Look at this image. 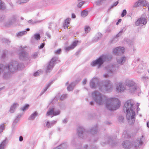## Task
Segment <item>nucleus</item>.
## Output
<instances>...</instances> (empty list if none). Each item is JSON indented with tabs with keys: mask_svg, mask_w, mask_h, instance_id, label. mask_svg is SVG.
Wrapping results in <instances>:
<instances>
[{
	"mask_svg": "<svg viewBox=\"0 0 149 149\" xmlns=\"http://www.w3.org/2000/svg\"><path fill=\"white\" fill-rule=\"evenodd\" d=\"M92 95L93 99L98 104H102L105 102L106 108L110 111L116 110L120 106V101L115 97L107 98L106 96L97 91L93 93Z\"/></svg>",
	"mask_w": 149,
	"mask_h": 149,
	"instance_id": "f257e3e1",
	"label": "nucleus"
},
{
	"mask_svg": "<svg viewBox=\"0 0 149 149\" xmlns=\"http://www.w3.org/2000/svg\"><path fill=\"white\" fill-rule=\"evenodd\" d=\"M24 67L23 63L19 64L16 61H12L9 64L5 65L0 64V75L3 73V78L8 79L11 77L14 72L18 69H23Z\"/></svg>",
	"mask_w": 149,
	"mask_h": 149,
	"instance_id": "f03ea898",
	"label": "nucleus"
},
{
	"mask_svg": "<svg viewBox=\"0 0 149 149\" xmlns=\"http://www.w3.org/2000/svg\"><path fill=\"white\" fill-rule=\"evenodd\" d=\"M135 106L133 102L129 100L125 103L123 110L126 114V118L128 123L131 125L134 123L135 112Z\"/></svg>",
	"mask_w": 149,
	"mask_h": 149,
	"instance_id": "7ed1b4c3",
	"label": "nucleus"
},
{
	"mask_svg": "<svg viewBox=\"0 0 149 149\" xmlns=\"http://www.w3.org/2000/svg\"><path fill=\"white\" fill-rule=\"evenodd\" d=\"M98 86L100 91L102 92L104 91L110 92L112 91L113 88L112 83L108 79L102 81Z\"/></svg>",
	"mask_w": 149,
	"mask_h": 149,
	"instance_id": "20e7f679",
	"label": "nucleus"
},
{
	"mask_svg": "<svg viewBox=\"0 0 149 149\" xmlns=\"http://www.w3.org/2000/svg\"><path fill=\"white\" fill-rule=\"evenodd\" d=\"M112 58V56L111 55H102L96 60L93 61L91 63V65L93 66L97 65L99 68L103 64L104 61H109Z\"/></svg>",
	"mask_w": 149,
	"mask_h": 149,
	"instance_id": "39448f33",
	"label": "nucleus"
},
{
	"mask_svg": "<svg viewBox=\"0 0 149 149\" xmlns=\"http://www.w3.org/2000/svg\"><path fill=\"white\" fill-rule=\"evenodd\" d=\"M128 91L131 93H135L138 89L136 84L132 79H127L124 83Z\"/></svg>",
	"mask_w": 149,
	"mask_h": 149,
	"instance_id": "423d86ee",
	"label": "nucleus"
},
{
	"mask_svg": "<svg viewBox=\"0 0 149 149\" xmlns=\"http://www.w3.org/2000/svg\"><path fill=\"white\" fill-rule=\"evenodd\" d=\"M118 65L117 64H109L105 68V70L107 72L103 75L104 78H109L113 75L114 72L118 68Z\"/></svg>",
	"mask_w": 149,
	"mask_h": 149,
	"instance_id": "0eeeda50",
	"label": "nucleus"
},
{
	"mask_svg": "<svg viewBox=\"0 0 149 149\" xmlns=\"http://www.w3.org/2000/svg\"><path fill=\"white\" fill-rule=\"evenodd\" d=\"M60 62L58 58L54 57L52 58L49 62L46 68V72H50L53 68L55 65L57 63Z\"/></svg>",
	"mask_w": 149,
	"mask_h": 149,
	"instance_id": "6e6552de",
	"label": "nucleus"
},
{
	"mask_svg": "<svg viewBox=\"0 0 149 149\" xmlns=\"http://www.w3.org/2000/svg\"><path fill=\"white\" fill-rule=\"evenodd\" d=\"M77 133L80 137L83 139L87 136L88 133L83 127L79 126L77 129Z\"/></svg>",
	"mask_w": 149,
	"mask_h": 149,
	"instance_id": "1a4fd4ad",
	"label": "nucleus"
},
{
	"mask_svg": "<svg viewBox=\"0 0 149 149\" xmlns=\"http://www.w3.org/2000/svg\"><path fill=\"white\" fill-rule=\"evenodd\" d=\"M125 51V49L123 47H118L113 50V53L116 55H119L123 54Z\"/></svg>",
	"mask_w": 149,
	"mask_h": 149,
	"instance_id": "9d476101",
	"label": "nucleus"
},
{
	"mask_svg": "<svg viewBox=\"0 0 149 149\" xmlns=\"http://www.w3.org/2000/svg\"><path fill=\"white\" fill-rule=\"evenodd\" d=\"M26 47H22L20 46L21 52L19 54V58L22 60H26L28 58V53L24 50V48Z\"/></svg>",
	"mask_w": 149,
	"mask_h": 149,
	"instance_id": "9b49d317",
	"label": "nucleus"
},
{
	"mask_svg": "<svg viewBox=\"0 0 149 149\" xmlns=\"http://www.w3.org/2000/svg\"><path fill=\"white\" fill-rule=\"evenodd\" d=\"M99 82V79L98 78L96 77H94L90 81V87L92 89L95 88L97 87L100 84V83L98 84Z\"/></svg>",
	"mask_w": 149,
	"mask_h": 149,
	"instance_id": "f8f14e48",
	"label": "nucleus"
},
{
	"mask_svg": "<svg viewBox=\"0 0 149 149\" xmlns=\"http://www.w3.org/2000/svg\"><path fill=\"white\" fill-rule=\"evenodd\" d=\"M146 19L143 17H141L138 19L135 22V24L136 26H142L147 23Z\"/></svg>",
	"mask_w": 149,
	"mask_h": 149,
	"instance_id": "ddd939ff",
	"label": "nucleus"
},
{
	"mask_svg": "<svg viewBox=\"0 0 149 149\" xmlns=\"http://www.w3.org/2000/svg\"><path fill=\"white\" fill-rule=\"evenodd\" d=\"M60 111L59 110H57L55 111L54 110V108H50L47 111L46 115L47 116H56L60 114Z\"/></svg>",
	"mask_w": 149,
	"mask_h": 149,
	"instance_id": "4468645a",
	"label": "nucleus"
},
{
	"mask_svg": "<svg viewBox=\"0 0 149 149\" xmlns=\"http://www.w3.org/2000/svg\"><path fill=\"white\" fill-rule=\"evenodd\" d=\"M126 89L124 84L121 82L118 83L116 85V90L118 92H123Z\"/></svg>",
	"mask_w": 149,
	"mask_h": 149,
	"instance_id": "2eb2a0df",
	"label": "nucleus"
},
{
	"mask_svg": "<svg viewBox=\"0 0 149 149\" xmlns=\"http://www.w3.org/2000/svg\"><path fill=\"white\" fill-rule=\"evenodd\" d=\"M17 19V17L15 15L13 16L10 19L9 21L6 22L5 25L7 27H9Z\"/></svg>",
	"mask_w": 149,
	"mask_h": 149,
	"instance_id": "dca6fc26",
	"label": "nucleus"
},
{
	"mask_svg": "<svg viewBox=\"0 0 149 149\" xmlns=\"http://www.w3.org/2000/svg\"><path fill=\"white\" fill-rule=\"evenodd\" d=\"M127 59V57L125 56H123L117 58L116 61L118 64L122 65L125 62Z\"/></svg>",
	"mask_w": 149,
	"mask_h": 149,
	"instance_id": "f3484780",
	"label": "nucleus"
},
{
	"mask_svg": "<svg viewBox=\"0 0 149 149\" xmlns=\"http://www.w3.org/2000/svg\"><path fill=\"white\" fill-rule=\"evenodd\" d=\"M106 144H109L112 146H114L117 144L115 140H113L111 137H109L107 139V141Z\"/></svg>",
	"mask_w": 149,
	"mask_h": 149,
	"instance_id": "a211bd4d",
	"label": "nucleus"
},
{
	"mask_svg": "<svg viewBox=\"0 0 149 149\" xmlns=\"http://www.w3.org/2000/svg\"><path fill=\"white\" fill-rule=\"evenodd\" d=\"M19 104L17 103H13L11 106L10 111L11 113H13L16 108L18 107Z\"/></svg>",
	"mask_w": 149,
	"mask_h": 149,
	"instance_id": "6ab92c4d",
	"label": "nucleus"
},
{
	"mask_svg": "<svg viewBox=\"0 0 149 149\" xmlns=\"http://www.w3.org/2000/svg\"><path fill=\"white\" fill-rule=\"evenodd\" d=\"M8 142V140L7 138L3 141L0 143V149H5L6 145Z\"/></svg>",
	"mask_w": 149,
	"mask_h": 149,
	"instance_id": "aec40b11",
	"label": "nucleus"
},
{
	"mask_svg": "<svg viewBox=\"0 0 149 149\" xmlns=\"http://www.w3.org/2000/svg\"><path fill=\"white\" fill-rule=\"evenodd\" d=\"M78 41H75L73 42L72 44L70 46H69L65 48V49L66 51H68L70 50L73 49L77 45Z\"/></svg>",
	"mask_w": 149,
	"mask_h": 149,
	"instance_id": "412c9836",
	"label": "nucleus"
},
{
	"mask_svg": "<svg viewBox=\"0 0 149 149\" xmlns=\"http://www.w3.org/2000/svg\"><path fill=\"white\" fill-rule=\"evenodd\" d=\"M132 136V135H131L129 132L128 131H125L123 132L122 135V137L124 139H128Z\"/></svg>",
	"mask_w": 149,
	"mask_h": 149,
	"instance_id": "4be33fe9",
	"label": "nucleus"
},
{
	"mask_svg": "<svg viewBox=\"0 0 149 149\" xmlns=\"http://www.w3.org/2000/svg\"><path fill=\"white\" fill-rule=\"evenodd\" d=\"M97 131V125H96L91 129L90 131V132L92 134H96Z\"/></svg>",
	"mask_w": 149,
	"mask_h": 149,
	"instance_id": "5701e85b",
	"label": "nucleus"
},
{
	"mask_svg": "<svg viewBox=\"0 0 149 149\" xmlns=\"http://www.w3.org/2000/svg\"><path fill=\"white\" fill-rule=\"evenodd\" d=\"M122 146L126 149H130L131 147V143L128 141H126L123 142Z\"/></svg>",
	"mask_w": 149,
	"mask_h": 149,
	"instance_id": "b1692460",
	"label": "nucleus"
},
{
	"mask_svg": "<svg viewBox=\"0 0 149 149\" xmlns=\"http://www.w3.org/2000/svg\"><path fill=\"white\" fill-rule=\"evenodd\" d=\"M71 19L70 18H67L65 20V22L63 24V26L65 29L68 28V24L70 23Z\"/></svg>",
	"mask_w": 149,
	"mask_h": 149,
	"instance_id": "393cba45",
	"label": "nucleus"
},
{
	"mask_svg": "<svg viewBox=\"0 0 149 149\" xmlns=\"http://www.w3.org/2000/svg\"><path fill=\"white\" fill-rule=\"evenodd\" d=\"M67 147V146L66 143H63L53 149H66Z\"/></svg>",
	"mask_w": 149,
	"mask_h": 149,
	"instance_id": "a878e982",
	"label": "nucleus"
},
{
	"mask_svg": "<svg viewBox=\"0 0 149 149\" xmlns=\"http://www.w3.org/2000/svg\"><path fill=\"white\" fill-rule=\"evenodd\" d=\"M22 116V115L21 114H19L16 117V118L15 120L14 121L13 123V125L15 126V125L18 122L19 120V118H21Z\"/></svg>",
	"mask_w": 149,
	"mask_h": 149,
	"instance_id": "bb28decb",
	"label": "nucleus"
},
{
	"mask_svg": "<svg viewBox=\"0 0 149 149\" xmlns=\"http://www.w3.org/2000/svg\"><path fill=\"white\" fill-rule=\"evenodd\" d=\"M38 113L37 111H35L28 118L29 120H33L35 117L38 115Z\"/></svg>",
	"mask_w": 149,
	"mask_h": 149,
	"instance_id": "cd10ccee",
	"label": "nucleus"
},
{
	"mask_svg": "<svg viewBox=\"0 0 149 149\" xmlns=\"http://www.w3.org/2000/svg\"><path fill=\"white\" fill-rule=\"evenodd\" d=\"M75 85V84L74 82H72L67 87V90L69 91L73 90V88Z\"/></svg>",
	"mask_w": 149,
	"mask_h": 149,
	"instance_id": "c85d7f7f",
	"label": "nucleus"
},
{
	"mask_svg": "<svg viewBox=\"0 0 149 149\" xmlns=\"http://www.w3.org/2000/svg\"><path fill=\"white\" fill-rule=\"evenodd\" d=\"M27 33V32L26 31L19 32L17 34V37H20L24 35H26Z\"/></svg>",
	"mask_w": 149,
	"mask_h": 149,
	"instance_id": "c756f323",
	"label": "nucleus"
},
{
	"mask_svg": "<svg viewBox=\"0 0 149 149\" xmlns=\"http://www.w3.org/2000/svg\"><path fill=\"white\" fill-rule=\"evenodd\" d=\"M148 79L149 78L148 76L146 75H142L141 78V80L145 83L148 80Z\"/></svg>",
	"mask_w": 149,
	"mask_h": 149,
	"instance_id": "7c9ffc66",
	"label": "nucleus"
},
{
	"mask_svg": "<svg viewBox=\"0 0 149 149\" xmlns=\"http://www.w3.org/2000/svg\"><path fill=\"white\" fill-rule=\"evenodd\" d=\"M141 5H142V0H139L134 3V7H137Z\"/></svg>",
	"mask_w": 149,
	"mask_h": 149,
	"instance_id": "2f4dec72",
	"label": "nucleus"
},
{
	"mask_svg": "<svg viewBox=\"0 0 149 149\" xmlns=\"http://www.w3.org/2000/svg\"><path fill=\"white\" fill-rule=\"evenodd\" d=\"M88 14V11L86 10H85L82 11L81 13V16L83 17H84L86 16Z\"/></svg>",
	"mask_w": 149,
	"mask_h": 149,
	"instance_id": "473e14b6",
	"label": "nucleus"
},
{
	"mask_svg": "<svg viewBox=\"0 0 149 149\" xmlns=\"http://www.w3.org/2000/svg\"><path fill=\"white\" fill-rule=\"evenodd\" d=\"M52 84V82H50L47 85L46 87L43 89V91L41 92V95H42L47 91L48 88Z\"/></svg>",
	"mask_w": 149,
	"mask_h": 149,
	"instance_id": "72a5a7b5",
	"label": "nucleus"
},
{
	"mask_svg": "<svg viewBox=\"0 0 149 149\" xmlns=\"http://www.w3.org/2000/svg\"><path fill=\"white\" fill-rule=\"evenodd\" d=\"M42 21V20L37 21H34L33 22L32 20L31 19V20H29L28 22L29 23L31 24H35L39 23L41 22Z\"/></svg>",
	"mask_w": 149,
	"mask_h": 149,
	"instance_id": "f704fd0d",
	"label": "nucleus"
},
{
	"mask_svg": "<svg viewBox=\"0 0 149 149\" xmlns=\"http://www.w3.org/2000/svg\"><path fill=\"white\" fill-rule=\"evenodd\" d=\"M6 8V6L2 1L0 0V9H4Z\"/></svg>",
	"mask_w": 149,
	"mask_h": 149,
	"instance_id": "c9c22d12",
	"label": "nucleus"
},
{
	"mask_svg": "<svg viewBox=\"0 0 149 149\" xmlns=\"http://www.w3.org/2000/svg\"><path fill=\"white\" fill-rule=\"evenodd\" d=\"M33 37L36 40H40V35L39 33H36L35 34Z\"/></svg>",
	"mask_w": 149,
	"mask_h": 149,
	"instance_id": "e433bc0d",
	"label": "nucleus"
},
{
	"mask_svg": "<svg viewBox=\"0 0 149 149\" xmlns=\"http://www.w3.org/2000/svg\"><path fill=\"white\" fill-rule=\"evenodd\" d=\"M42 72V71L41 70H38L37 71L34 73L33 75L35 77L38 76Z\"/></svg>",
	"mask_w": 149,
	"mask_h": 149,
	"instance_id": "4c0bfd02",
	"label": "nucleus"
},
{
	"mask_svg": "<svg viewBox=\"0 0 149 149\" xmlns=\"http://www.w3.org/2000/svg\"><path fill=\"white\" fill-rule=\"evenodd\" d=\"M29 107V105L28 104H27L24 106L22 107L21 109L22 110V111H25L27 110L28 109Z\"/></svg>",
	"mask_w": 149,
	"mask_h": 149,
	"instance_id": "58836bf2",
	"label": "nucleus"
},
{
	"mask_svg": "<svg viewBox=\"0 0 149 149\" xmlns=\"http://www.w3.org/2000/svg\"><path fill=\"white\" fill-rule=\"evenodd\" d=\"M29 0H18L17 3H26L28 2Z\"/></svg>",
	"mask_w": 149,
	"mask_h": 149,
	"instance_id": "ea45409f",
	"label": "nucleus"
},
{
	"mask_svg": "<svg viewBox=\"0 0 149 149\" xmlns=\"http://www.w3.org/2000/svg\"><path fill=\"white\" fill-rule=\"evenodd\" d=\"M5 129L4 125L3 124L0 125V133L3 132Z\"/></svg>",
	"mask_w": 149,
	"mask_h": 149,
	"instance_id": "a19ab883",
	"label": "nucleus"
},
{
	"mask_svg": "<svg viewBox=\"0 0 149 149\" xmlns=\"http://www.w3.org/2000/svg\"><path fill=\"white\" fill-rule=\"evenodd\" d=\"M83 149H96V148L95 147L93 146H90L89 148H88V145H86L84 146Z\"/></svg>",
	"mask_w": 149,
	"mask_h": 149,
	"instance_id": "79ce46f5",
	"label": "nucleus"
},
{
	"mask_svg": "<svg viewBox=\"0 0 149 149\" xmlns=\"http://www.w3.org/2000/svg\"><path fill=\"white\" fill-rule=\"evenodd\" d=\"M97 35H98V36H97L96 37V38H95V39L97 38V39L96 40H94L95 42L97 41L102 36V34L101 33H98L97 34Z\"/></svg>",
	"mask_w": 149,
	"mask_h": 149,
	"instance_id": "37998d69",
	"label": "nucleus"
},
{
	"mask_svg": "<svg viewBox=\"0 0 149 149\" xmlns=\"http://www.w3.org/2000/svg\"><path fill=\"white\" fill-rule=\"evenodd\" d=\"M91 30L89 26H86L85 28V31L86 33L89 32Z\"/></svg>",
	"mask_w": 149,
	"mask_h": 149,
	"instance_id": "c03bdc74",
	"label": "nucleus"
},
{
	"mask_svg": "<svg viewBox=\"0 0 149 149\" xmlns=\"http://www.w3.org/2000/svg\"><path fill=\"white\" fill-rule=\"evenodd\" d=\"M67 97V95L66 94H63L62 95L60 99L61 100H63L65 98H66Z\"/></svg>",
	"mask_w": 149,
	"mask_h": 149,
	"instance_id": "a18cd8bd",
	"label": "nucleus"
},
{
	"mask_svg": "<svg viewBox=\"0 0 149 149\" xmlns=\"http://www.w3.org/2000/svg\"><path fill=\"white\" fill-rule=\"evenodd\" d=\"M142 6H146L147 5V2L145 0H142Z\"/></svg>",
	"mask_w": 149,
	"mask_h": 149,
	"instance_id": "49530a36",
	"label": "nucleus"
},
{
	"mask_svg": "<svg viewBox=\"0 0 149 149\" xmlns=\"http://www.w3.org/2000/svg\"><path fill=\"white\" fill-rule=\"evenodd\" d=\"M127 14V11L126 10H124L121 14V16L122 17H124Z\"/></svg>",
	"mask_w": 149,
	"mask_h": 149,
	"instance_id": "de8ad7c7",
	"label": "nucleus"
},
{
	"mask_svg": "<svg viewBox=\"0 0 149 149\" xmlns=\"http://www.w3.org/2000/svg\"><path fill=\"white\" fill-rule=\"evenodd\" d=\"M84 3V1H82L79 2L77 4V7L79 8H80Z\"/></svg>",
	"mask_w": 149,
	"mask_h": 149,
	"instance_id": "09e8293b",
	"label": "nucleus"
},
{
	"mask_svg": "<svg viewBox=\"0 0 149 149\" xmlns=\"http://www.w3.org/2000/svg\"><path fill=\"white\" fill-rule=\"evenodd\" d=\"M3 42L7 44H8L10 42V41L9 40L6 38H4L3 39Z\"/></svg>",
	"mask_w": 149,
	"mask_h": 149,
	"instance_id": "8fccbe9b",
	"label": "nucleus"
},
{
	"mask_svg": "<svg viewBox=\"0 0 149 149\" xmlns=\"http://www.w3.org/2000/svg\"><path fill=\"white\" fill-rule=\"evenodd\" d=\"M119 120L120 122H122L124 120V117L123 116H120L119 118Z\"/></svg>",
	"mask_w": 149,
	"mask_h": 149,
	"instance_id": "3c124183",
	"label": "nucleus"
},
{
	"mask_svg": "<svg viewBox=\"0 0 149 149\" xmlns=\"http://www.w3.org/2000/svg\"><path fill=\"white\" fill-rule=\"evenodd\" d=\"M140 60V59L139 57L136 58L134 60V62L135 63H138Z\"/></svg>",
	"mask_w": 149,
	"mask_h": 149,
	"instance_id": "603ef678",
	"label": "nucleus"
},
{
	"mask_svg": "<svg viewBox=\"0 0 149 149\" xmlns=\"http://www.w3.org/2000/svg\"><path fill=\"white\" fill-rule=\"evenodd\" d=\"M124 29H122L118 33L116 36V38L118 37L119 36H120L121 35V33H122Z\"/></svg>",
	"mask_w": 149,
	"mask_h": 149,
	"instance_id": "864d4df0",
	"label": "nucleus"
},
{
	"mask_svg": "<svg viewBox=\"0 0 149 149\" xmlns=\"http://www.w3.org/2000/svg\"><path fill=\"white\" fill-rule=\"evenodd\" d=\"M101 0H98L95 3L97 5L99 6L101 4Z\"/></svg>",
	"mask_w": 149,
	"mask_h": 149,
	"instance_id": "5fc2aeb1",
	"label": "nucleus"
},
{
	"mask_svg": "<svg viewBox=\"0 0 149 149\" xmlns=\"http://www.w3.org/2000/svg\"><path fill=\"white\" fill-rule=\"evenodd\" d=\"M45 44L44 42L41 44L39 46H38L39 48L40 49H42L45 46Z\"/></svg>",
	"mask_w": 149,
	"mask_h": 149,
	"instance_id": "6e6d98bb",
	"label": "nucleus"
},
{
	"mask_svg": "<svg viewBox=\"0 0 149 149\" xmlns=\"http://www.w3.org/2000/svg\"><path fill=\"white\" fill-rule=\"evenodd\" d=\"M56 123V121L53 120L50 122V124L51 127L52 126L55 124Z\"/></svg>",
	"mask_w": 149,
	"mask_h": 149,
	"instance_id": "4d7b16f0",
	"label": "nucleus"
},
{
	"mask_svg": "<svg viewBox=\"0 0 149 149\" xmlns=\"http://www.w3.org/2000/svg\"><path fill=\"white\" fill-rule=\"evenodd\" d=\"M118 1H117L116 2H115L111 6V8H112V7H113L114 6H116L117 5V4H118Z\"/></svg>",
	"mask_w": 149,
	"mask_h": 149,
	"instance_id": "13d9d810",
	"label": "nucleus"
},
{
	"mask_svg": "<svg viewBox=\"0 0 149 149\" xmlns=\"http://www.w3.org/2000/svg\"><path fill=\"white\" fill-rule=\"evenodd\" d=\"M61 49H59L56 50L55 52V53L56 54H58L61 53Z\"/></svg>",
	"mask_w": 149,
	"mask_h": 149,
	"instance_id": "bf43d9fd",
	"label": "nucleus"
},
{
	"mask_svg": "<svg viewBox=\"0 0 149 149\" xmlns=\"http://www.w3.org/2000/svg\"><path fill=\"white\" fill-rule=\"evenodd\" d=\"M46 126L48 128H50L51 127V126L50 125V123L49 121H47V122L46 124Z\"/></svg>",
	"mask_w": 149,
	"mask_h": 149,
	"instance_id": "052dcab7",
	"label": "nucleus"
},
{
	"mask_svg": "<svg viewBox=\"0 0 149 149\" xmlns=\"http://www.w3.org/2000/svg\"><path fill=\"white\" fill-rule=\"evenodd\" d=\"M38 55V54L37 53H35L32 55V57L33 58H35L37 57Z\"/></svg>",
	"mask_w": 149,
	"mask_h": 149,
	"instance_id": "680f3d73",
	"label": "nucleus"
},
{
	"mask_svg": "<svg viewBox=\"0 0 149 149\" xmlns=\"http://www.w3.org/2000/svg\"><path fill=\"white\" fill-rule=\"evenodd\" d=\"M143 65L141 64H139V65L138 66V69H143Z\"/></svg>",
	"mask_w": 149,
	"mask_h": 149,
	"instance_id": "e2e57ef3",
	"label": "nucleus"
},
{
	"mask_svg": "<svg viewBox=\"0 0 149 149\" xmlns=\"http://www.w3.org/2000/svg\"><path fill=\"white\" fill-rule=\"evenodd\" d=\"M6 51H4L1 56V57L2 58H4L6 56Z\"/></svg>",
	"mask_w": 149,
	"mask_h": 149,
	"instance_id": "0e129e2a",
	"label": "nucleus"
},
{
	"mask_svg": "<svg viewBox=\"0 0 149 149\" xmlns=\"http://www.w3.org/2000/svg\"><path fill=\"white\" fill-rule=\"evenodd\" d=\"M136 143H137L138 144L137 145L136 144H134V145L135 147H136L138 146H139L140 144V142L138 141H136Z\"/></svg>",
	"mask_w": 149,
	"mask_h": 149,
	"instance_id": "69168bd1",
	"label": "nucleus"
},
{
	"mask_svg": "<svg viewBox=\"0 0 149 149\" xmlns=\"http://www.w3.org/2000/svg\"><path fill=\"white\" fill-rule=\"evenodd\" d=\"M68 122V120L67 118H65L64 120H63L62 121L63 123H66Z\"/></svg>",
	"mask_w": 149,
	"mask_h": 149,
	"instance_id": "338daca9",
	"label": "nucleus"
},
{
	"mask_svg": "<svg viewBox=\"0 0 149 149\" xmlns=\"http://www.w3.org/2000/svg\"><path fill=\"white\" fill-rule=\"evenodd\" d=\"M87 82V80L86 79H84L82 81V83L83 84H85Z\"/></svg>",
	"mask_w": 149,
	"mask_h": 149,
	"instance_id": "774afa93",
	"label": "nucleus"
}]
</instances>
